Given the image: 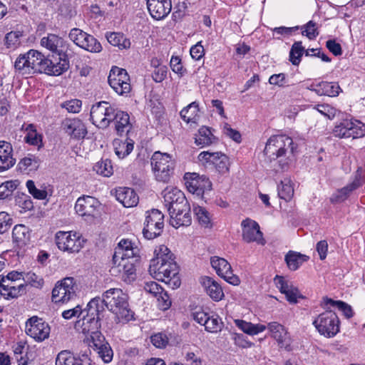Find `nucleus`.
<instances>
[{"instance_id": "nucleus-25", "label": "nucleus", "mask_w": 365, "mask_h": 365, "mask_svg": "<svg viewBox=\"0 0 365 365\" xmlns=\"http://www.w3.org/2000/svg\"><path fill=\"white\" fill-rule=\"evenodd\" d=\"M114 115L115 118L112 120V122L114 124L117 135L119 136L127 135L132 128L128 113L117 109Z\"/></svg>"}, {"instance_id": "nucleus-12", "label": "nucleus", "mask_w": 365, "mask_h": 365, "mask_svg": "<svg viewBox=\"0 0 365 365\" xmlns=\"http://www.w3.org/2000/svg\"><path fill=\"white\" fill-rule=\"evenodd\" d=\"M108 81L118 95H127L131 91L130 76L125 69L113 66L109 73Z\"/></svg>"}, {"instance_id": "nucleus-42", "label": "nucleus", "mask_w": 365, "mask_h": 365, "mask_svg": "<svg viewBox=\"0 0 365 365\" xmlns=\"http://www.w3.org/2000/svg\"><path fill=\"white\" fill-rule=\"evenodd\" d=\"M40 159L31 154L20 160L18 163V168L21 171H32L36 170L40 165Z\"/></svg>"}, {"instance_id": "nucleus-1", "label": "nucleus", "mask_w": 365, "mask_h": 365, "mask_svg": "<svg viewBox=\"0 0 365 365\" xmlns=\"http://www.w3.org/2000/svg\"><path fill=\"white\" fill-rule=\"evenodd\" d=\"M155 257L152 259L149 266L150 275L158 281L166 284L173 283V288L180 285L178 274V266L175 262L173 254L165 245H160L155 250Z\"/></svg>"}, {"instance_id": "nucleus-44", "label": "nucleus", "mask_w": 365, "mask_h": 365, "mask_svg": "<svg viewBox=\"0 0 365 365\" xmlns=\"http://www.w3.org/2000/svg\"><path fill=\"white\" fill-rule=\"evenodd\" d=\"M294 195V188L289 179H284L281 181L278 185V195L281 199L285 201H289Z\"/></svg>"}, {"instance_id": "nucleus-34", "label": "nucleus", "mask_w": 365, "mask_h": 365, "mask_svg": "<svg viewBox=\"0 0 365 365\" xmlns=\"http://www.w3.org/2000/svg\"><path fill=\"white\" fill-rule=\"evenodd\" d=\"M113 143L115 153L120 159H123L128 155L134 148V141L128 138L125 140L115 139Z\"/></svg>"}, {"instance_id": "nucleus-62", "label": "nucleus", "mask_w": 365, "mask_h": 365, "mask_svg": "<svg viewBox=\"0 0 365 365\" xmlns=\"http://www.w3.org/2000/svg\"><path fill=\"white\" fill-rule=\"evenodd\" d=\"M274 282L280 292L284 294L294 286L291 282L286 280L283 277L279 275L274 277Z\"/></svg>"}, {"instance_id": "nucleus-20", "label": "nucleus", "mask_w": 365, "mask_h": 365, "mask_svg": "<svg viewBox=\"0 0 365 365\" xmlns=\"http://www.w3.org/2000/svg\"><path fill=\"white\" fill-rule=\"evenodd\" d=\"M200 161L210 163L214 165L219 173H225L229 170V160L221 152L203 151L198 155Z\"/></svg>"}, {"instance_id": "nucleus-43", "label": "nucleus", "mask_w": 365, "mask_h": 365, "mask_svg": "<svg viewBox=\"0 0 365 365\" xmlns=\"http://www.w3.org/2000/svg\"><path fill=\"white\" fill-rule=\"evenodd\" d=\"M106 37L111 45L118 46L120 49L128 48L130 46V40L126 38L121 33H107Z\"/></svg>"}, {"instance_id": "nucleus-37", "label": "nucleus", "mask_w": 365, "mask_h": 365, "mask_svg": "<svg viewBox=\"0 0 365 365\" xmlns=\"http://www.w3.org/2000/svg\"><path fill=\"white\" fill-rule=\"evenodd\" d=\"M309 259V257L294 251H289L285 255L284 260L290 270L295 271Z\"/></svg>"}, {"instance_id": "nucleus-61", "label": "nucleus", "mask_w": 365, "mask_h": 365, "mask_svg": "<svg viewBox=\"0 0 365 365\" xmlns=\"http://www.w3.org/2000/svg\"><path fill=\"white\" fill-rule=\"evenodd\" d=\"M317 110L329 119H333L336 114V109L328 104H320L316 107Z\"/></svg>"}, {"instance_id": "nucleus-5", "label": "nucleus", "mask_w": 365, "mask_h": 365, "mask_svg": "<svg viewBox=\"0 0 365 365\" xmlns=\"http://www.w3.org/2000/svg\"><path fill=\"white\" fill-rule=\"evenodd\" d=\"M41 45L53 53V63L60 66L63 61L67 64L66 71L69 68V57L72 55V51L69 48V44L61 37L49 34L41 40Z\"/></svg>"}, {"instance_id": "nucleus-11", "label": "nucleus", "mask_w": 365, "mask_h": 365, "mask_svg": "<svg viewBox=\"0 0 365 365\" xmlns=\"http://www.w3.org/2000/svg\"><path fill=\"white\" fill-rule=\"evenodd\" d=\"M164 228V215L158 210L153 209L146 212L143 234L145 238L153 240L159 237Z\"/></svg>"}, {"instance_id": "nucleus-38", "label": "nucleus", "mask_w": 365, "mask_h": 365, "mask_svg": "<svg viewBox=\"0 0 365 365\" xmlns=\"http://www.w3.org/2000/svg\"><path fill=\"white\" fill-rule=\"evenodd\" d=\"M235 324L243 332L250 335H256L266 329V326L264 324H254L242 319H235Z\"/></svg>"}, {"instance_id": "nucleus-45", "label": "nucleus", "mask_w": 365, "mask_h": 365, "mask_svg": "<svg viewBox=\"0 0 365 365\" xmlns=\"http://www.w3.org/2000/svg\"><path fill=\"white\" fill-rule=\"evenodd\" d=\"M23 33L19 31H11L6 34L4 38V43L7 48L14 50L21 44L20 38L22 37Z\"/></svg>"}, {"instance_id": "nucleus-54", "label": "nucleus", "mask_w": 365, "mask_h": 365, "mask_svg": "<svg viewBox=\"0 0 365 365\" xmlns=\"http://www.w3.org/2000/svg\"><path fill=\"white\" fill-rule=\"evenodd\" d=\"M26 130L28 131L24 140L26 143L32 145H39L41 143V135H38L35 127L32 124L27 125Z\"/></svg>"}, {"instance_id": "nucleus-40", "label": "nucleus", "mask_w": 365, "mask_h": 365, "mask_svg": "<svg viewBox=\"0 0 365 365\" xmlns=\"http://www.w3.org/2000/svg\"><path fill=\"white\" fill-rule=\"evenodd\" d=\"M328 306L336 307L343 312L346 318L353 317V311L351 306L342 301H335L332 299L324 297L323 299V307L324 308H329Z\"/></svg>"}, {"instance_id": "nucleus-9", "label": "nucleus", "mask_w": 365, "mask_h": 365, "mask_svg": "<svg viewBox=\"0 0 365 365\" xmlns=\"http://www.w3.org/2000/svg\"><path fill=\"white\" fill-rule=\"evenodd\" d=\"M118 108L107 101H100L93 105L90 112V119L98 128H107L115 118Z\"/></svg>"}, {"instance_id": "nucleus-39", "label": "nucleus", "mask_w": 365, "mask_h": 365, "mask_svg": "<svg viewBox=\"0 0 365 365\" xmlns=\"http://www.w3.org/2000/svg\"><path fill=\"white\" fill-rule=\"evenodd\" d=\"M138 258V249L137 247L132 246V248L125 251H121L120 248H115L113 256V263L116 264L121 259H133L137 262Z\"/></svg>"}, {"instance_id": "nucleus-63", "label": "nucleus", "mask_w": 365, "mask_h": 365, "mask_svg": "<svg viewBox=\"0 0 365 365\" xmlns=\"http://www.w3.org/2000/svg\"><path fill=\"white\" fill-rule=\"evenodd\" d=\"M59 14L65 18L71 19L76 15V11L68 1L62 3L58 9Z\"/></svg>"}, {"instance_id": "nucleus-19", "label": "nucleus", "mask_w": 365, "mask_h": 365, "mask_svg": "<svg viewBox=\"0 0 365 365\" xmlns=\"http://www.w3.org/2000/svg\"><path fill=\"white\" fill-rule=\"evenodd\" d=\"M210 263L216 273L226 282L232 285L240 283L239 277L233 274L231 265L226 259L215 256L211 257Z\"/></svg>"}, {"instance_id": "nucleus-49", "label": "nucleus", "mask_w": 365, "mask_h": 365, "mask_svg": "<svg viewBox=\"0 0 365 365\" xmlns=\"http://www.w3.org/2000/svg\"><path fill=\"white\" fill-rule=\"evenodd\" d=\"M349 126H351V120H344L334 127L333 133L340 138H351Z\"/></svg>"}, {"instance_id": "nucleus-29", "label": "nucleus", "mask_w": 365, "mask_h": 365, "mask_svg": "<svg viewBox=\"0 0 365 365\" xmlns=\"http://www.w3.org/2000/svg\"><path fill=\"white\" fill-rule=\"evenodd\" d=\"M362 185V182L359 176L356 175L353 182L346 186L336 190L330 197L332 203H340L344 202L350 195L351 192Z\"/></svg>"}, {"instance_id": "nucleus-64", "label": "nucleus", "mask_w": 365, "mask_h": 365, "mask_svg": "<svg viewBox=\"0 0 365 365\" xmlns=\"http://www.w3.org/2000/svg\"><path fill=\"white\" fill-rule=\"evenodd\" d=\"M152 344L157 348H164L168 343V338L166 334L158 333L151 336Z\"/></svg>"}, {"instance_id": "nucleus-36", "label": "nucleus", "mask_w": 365, "mask_h": 365, "mask_svg": "<svg viewBox=\"0 0 365 365\" xmlns=\"http://www.w3.org/2000/svg\"><path fill=\"white\" fill-rule=\"evenodd\" d=\"M216 140L210 129L206 126L201 127L195 137V144L201 148L212 145Z\"/></svg>"}, {"instance_id": "nucleus-3", "label": "nucleus", "mask_w": 365, "mask_h": 365, "mask_svg": "<svg viewBox=\"0 0 365 365\" xmlns=\"http://www.w3.org/2000/svg\"><path fill=\"white\" fill-rule=\"evenodd\" d=\"M100 309L103 304L115 316L117 323H126L133 319L134 313L130 309L128 296L122 289L113 288L106 291L101 299Z\"/></svg>"}, {"instance_id": "nucleus-53", "label": "nucleus", "mask_w": 365, "mask_h": 365, "mask_svg": "<svg viewBox=\"0 0 365 365\" xmlns=\"http://www.w3.org/2000/svg\"><path fill=\"white\" fill-rule=\"evenodd\" d=\"M88 35V34L82 31L81 29L73 28L70 31L68 37L71 41H72L76 45L81 48L82 43H84Z\"/></svg>"}, {"instance_id": "nucleus-17", "label": "nucleus", "mask_w": 365, "mask_h": 365, "mask_svg": "<svg viewBox=\"0 0 365 365\" xmlns=\"http://www.w3.org/2000/svg\"><path fill=\"white\" fill-rule=\"evenodd\" d=\"M99 207L100 202L96 197L83 195L77 199L75 210L79 216L93 218L98 214Z\"/></svg>"}, {"instance_id": "nucleus-13", "label": "nucleus", "mask_w": 365, "mask_h": 365, "mask_svg": "<svg viewBox=\"0 0 365 365\" xmlns=\"http://www.w3.org/2000/svg\"><path fill=\"white\" fill-rule=\"evenodd\" d=\"M83 240L73 232L58 231L56 234V243L59 250L68 253L78 252L83 247Z\"/></svg>"}, {"instance_id": "nucleus-57", "label": "nucleus", "mask_w": 365, "mask_h": 365, "mask_svg": "<svg viewBox=\"0 0 365 365\" xmlns=\"http://www.w3.org/2000/svg\"><path fill=\"white\" fill-rule=\"evenodd\" d=\"M350 128L351 138H358L365 135V125L359 120H351Z\"/></svg>"}, {"instance_id": "nucleus-27", "label": "nucleus", "mask_w": 365, "mask_h": 365, "mask_svg": "<svg viewBox=\"0 0 365 365\" xmlns=\"http://www.w3.org/2000/svg\"><path fill=\"white\" fill-rule=\"evenodd\" d=\"M31 240V232L29 227L24 225H16L12 231V241L15 247L21 250L27 246Z\"/></svg>"}, {"instance_id": "nucleus-31", "label": "nucleus", "mask_w": 365, "mask_h": 365, "mask_svg": "<svg viewBox=\"0 0 365 365\" xmlns=\"http://www.w3.org/2000/svg\"><path fill=\"white\" fill-rule=\"evenodd\" d=\"M309 89L319 96H336L341 91L339 86L336 83L322 81L317 84H312Z\"/></svg>"}, {"instance_id": "nucleus-21", "label": "nucleus", "mask_w": 365, "mask_h": 365, "mask_svg": "<svg viewBox=\"0 0 365 365\" xmlns=\"http://www.w3.org/2000/svg\"><path fill=\"white\" fill-rule=\"evenodd\" d=\"M135 260L121 259L112 267L113 273L119 272L121 274V279L127 284L132 283L136 278V269Z\"/></svg>"}, {"instance_id": "nucleus-60", "label": "nucleus", "mask_w": 365, "mask_h": 365, "mask_svg": "<svg viewBox=\"0 0 365 365\" xmlns=\"http://www.w3.org/2000/svg\"><path fill=\"white\" fill-rule=\"evenodd\" d=\"M82 106L81 101L72 99L62 103V108H66L69 113H78L80 112Z\"/></svg>"}, {"instance_id": "nucleus-6", "label": "nucleus", "mask_w": 365, "mask_h": 365, "mask_svg": "<svg viewBox=\"0 0 365 365\" xmlns=\"http://www.w3.org/2000/svg\"><path fill=\"white\" fill-rule=\"evenodd\" d=\"M100 297L92 299L87 304V308L84 310L86 312L82 319L78 320L75 325L76 329L81 331L85 335H88L93 332L99 330L101 324L100 314L102 310L100 309Z\"/></svg>"}, {"instance_id": "nucleus-52", "label": "nucleus", "mask_w": 365, "mask_h": 365, "mask_svg": "<svg viewBox=\"0 0 365 365\" xmlns=\"http://www.w3.org/2000/svg\"><path fill=\"white\" fill-rule=\"evenodd\" d=\"M76 356L69 350L60 351L56 358V365H74Z\"/></svg>"}, {"instance_id": "nucleus-16", "label": "nucleus", "mask_w": 365, "mask_h": 365, "mask_svg": "<svg viewBox=\"0 0 365 365\" xmlns=\"http://www.w3.org/2000/svg\"><path fill=\"white\" fill-rule=\"evenodd\" d=\"M76 296L73 278H65L52 290V301L56 304L66 303Z\"/></svg>"}, {"instance_id": "nucleus-26", "label": "nucleus", "mask_w": 365, "mask_h": 365, "mask_svg": "<svg viewBox=\"0 0 365 365\" xmlns=\"http://www.w3.org/2000/svg\"><path fill=\"white\" fill-rule=\"evenodd\" d=\"M200 282L206 293L215 301L218 302L224 297L221 286L212 278L204 276L200 279Z\"/></svg>"}, {"instance_id": "nucleus-50", "label": "nucleus", "mask_w": 365, "mask_h": 365, "mask_svg": "<svg viewBox=\"0 0 365 365\" xmlns=\"http://www.w3.org/2000/svg\"><path fill=\"white\" fill-rule=\"evenodd\" d=\"M81 48L91 53H99L102 51V46L100 42L90 34L88 35Z\"/></svg>"}, {"instance_id": "nucleus-10", "label": "nucleus", "mask_w": 365, "mask_h": 365, "mask_svg": "<svg viewBox=\"0 0 365 365\" xmlns=\"http://www.w3.org/2000/svg\"><path fill=\"white\" fill-rule=\"evenodd\" d=\"M164 205L169 213L178 212L189 210V203L185 194L176 187H167L163 192Z\"/></svg>"}, {"instance_id": "nucleus-4", "label": "nucleus", "mask_w": 365, "mask_h": 365, "mask_svg": "<svg viewBox=\"0 0 365 365\" xmlns=\"http://www.w3.org/2000/svg\"><path fill=\"white\" fill-rule=\"evenodd\" d=\"M29 64L30 63V73H44L51 76H60L66 71L67 64L63 61L60 66L53 63V60L45 58L40 52L36 50H30L27 52Z\"/></svg>"}, {"instance_id": "nucleus-48", "label": "nucleus", "mask_w": 365, "mask_h": 365, "mask_svg": "<svg viewBox=\"0 0 365 365\" xmlns=\"http://www.w3.org/2000/svg\"><path fill=\"white\" fill-rule=\"evenodd\" d=\"M304 51V48L302 45L301 41L294 43L289 52V61L294 66L299 64L301 58Z\"/></svg>"}, {"instance_id": "nucleus-59", "label": "nucleus", "mask_w": 365, "mask_h": 365, "mask_svg": "<svg viewBox=\"0 0 365 365\" xmlns=\"http://www.w3.org/2000/svg\"><path fill=\"white\" fill-rule=\"evenodd\" d=\"M26 187L29 193L36 199L44 200L47 197V192L44 190L36 188L34 182L31 180L26 182Z\"/></svg>"}, {"instance_id": "nucleus-35", "label": "nucleus", "mask_w": 365, "mask_h": 365, "mask_svg": "<svg viewBox=\"0 0 365 365\" xmlns=\"http://www.w3.org/2000/svg\"><path fill=\"white\" fill-rule=\"evenodd\" d=\"M170 216V224L175 227L178 228L180 227H187L191 225L192 217L190 215V207L189 206V210L186 212L185 211L179 212L175 211L173 213H169Z\"/></svg>"}, {"instance_id": "nucleus-41", "label": "nucleus", "mask_w": 365, "mask_h": 365, "mask_svg": "<svg viewBox=\"0 0 365 365\" xmlns=\"http://www.w3.org/2000/svg\"><path fill=\"white\" fill-rule=\"evenodd\" d=\"M199 113V105L196 101L192 102L180 111V116L186 123H195Z\"/></svg>"}, {"instance_id": "nucleus-2", "label": "nucleus", "mask_w": 365, "mask_h": 365, "mask_svg": "<svg viewBox=\"0 0 365 365\" xmlns=\"http://www.w3.org/2000/svg\"><path fill=\"white\" fill-rule=\"evenodd\" d=\"M294 152L292 139L284 135L270 137L264 149V154L270 161L269 167L276 173L288 170L291 160L287 153L292 155Z\"/></svg>"}, {"instance_id": "nucleus-18", "label": "nucleus", "mask_w": 365, "mask_h": 365, "mask_svg": "<svg viewBox=\"0 0 365 365\" xmlns=\"http://www.w3.org/2000/svg\"><path fill=\"white\" fill-rule=\"evenodd\" d=\"M241 226L242 230V237L245 242L247 243L255 242L262 245L266 243L263 234L260 231L259 225L257 222L247 218L242 220Z\"/></svg>"}, {"instance_id": "nucleus-15", "label": "nucleus", "mask_w": 365, "mask_h": 365, "mask_svg": "<svg viewBox=\"0 0 365 365\" xmlns=\"http://www.w3.org/2000/svg\"><path fill=\"white\" fill-rule=\"evenodd\" d=\"M50 327L48 323L36 316L26 322V333L36 341H43L49 337Z\"/></svg>"}, {"instance_id": "nucleus-8", "label": "nucleus", "mask_w": 365, "mask_h": 365, "mask_svg": "<svg viewBox=\"0 0 365 365\" xmlns=\"http://www.w3.org/2000/svg\"><path fill=\"white\" fill-rule=\"evenodd\" d=\"M312 324L321 335L327 338L335 336L340 331L339 319L331 310L319 314Z\"/></svg>"}, {"instance_id": "nucleus-24", "label": "nucleus", "mask_w": 365, "mask_h": 365, "mask_svg": "<svg viewBox=\"0 0 365 365\" xmlns=\"http://www.w3.org/2000/svg\"><path fill=\"white\" fill-rule=\"evenodd\" d=\"M16 164L13 148L10 143L0 140V173L8 170Z\"/></svg>"}, {"instance_id": "nucleus-32", "label": "nucleus", "mask_w": 365, "mask_h": 365, "mask_svg": "<svg viewBox=\"0 0 365 365\" xmlns=\"http://www.w3.org/2000/svg\"><path fill=\"white\" fill-rule=\"evenodd\" d=\"M0 287L3 289V296L6 299L18 297L25 289L23 282L16 283L8 279L0 281Z\"/></svg>"}, {"instance_id": "nucleus-47", "label": "nucleus", "mask_w": 365, "mask_h": 365, "mask_svg": "<svg viewBox=\"0 0 365 365\" xmlns=\"http://www.w3.org/2000/svg\"><path fill=\"white\" fill-rule=\"evenodd\" d=\"M93 170L99 175L109 177L113 174V165L109 159L103 160L95 164Z\"/></svg>"}, {"instance_id": "nucleus-23", "label": "nucleus", "mask_w": 365, "mask_h": 365, "mask_svg": "<svg viewBox=\"0 0 365 365\" xmlns=\"http://www.w3.org/2000/svg\"><path fill=\"white\" fill-rule=\"evenodd\" d=\"M62 126L64 131L73 138H84L88 133L85 124L77 118H66L62 123Z\"/></svg>"}, {"instance_id": "nucleus-33", "label": "nucleus", "mask_w": 365, "mask_h": 365, "mask_svg": "<svg viewBox=\"0 0 365 365\" xmlns=\"http://www.w3.org/2000/svg\"><path fill=\"white\" fill-rule=\"evenodd\" d=\"M192 175L194 177L188 182V187L190 192L200 194L211 189L212 183L207 178L203 175L200 176L196 173H192Z\"/></svg>"}, {"instance_id": "nucleus-30", "label": "nucleus", "mask_w": 365, "mask_h": 365, "mask_svg": "<svg viewBox=\"0 0 365 365\" xmlns=\"http://www.w3.org/2000/svg\"><path fill=\"white\" fill-rule=\"evenodd\" d=\"M272 336L275 339L281 347L287 349L289 346V339L287 332L283 325L278 322H272L267 326Z\"/></svg>"}, {"instance_id": "nucleus-55", "label": "nucleus", "mask_w": 365, "mask_h": 365, "mask_svg": "<svg viewBox=\"0 0 365 365\" xmlns=\"http://www.w3.org/2000/svg\"><path fill=\"white\" fill-rule=\"evenodd\" d=\"M193 212L199 223L205 227H207L210 222L208 212L202 207L194 206Z\"/></svg>"}, {"instance_id": "nucleus-7", "label": "nucleus", "mask_w": 365, "mask_h": 365, "mask_svg": "<svg viewBox=\"0 0 365 365\" xmlns=\"http://www.w3.org/2000/svg\"><path fill=\"white\" fill-rule=\"evenodd\" d=\"M153 171L158 181L168 182L173 173L175 161L168 153L155 152L150 159Z\"/></svg>"}, {"instance_id": "nucleus-51", "label": "nucleus", "mask_w": 365, "mask_h": 365, "mask_svg": "<svg viewBox=\"0 0 365 365\" xmlns=\"http://www.w3.org/2000/svg\"><path fill=\"white\" fill-rule=\"evenodd\" d=\"M18 182L16 180L6 181L0 185V200L9 199L16 189Z\"/></svg>"}, {"instance_id": "nucleus-56", "label": "nucleus", "mask_w": 365, "mask_h": 365, "mask_svg": "<svg viewBox=\"0 0 365 365\" xmlns=\"http://www.w3.org/2000/svg\"><path fill=\"white\" fill-rule=\"evenodd\" d=\"M22 279L23 283H29L36 287H41L43 284V279L31 272H23Z\"/></svg>"}, {"instance_id": "nucleus-22", "label": "nucleus", "mask_w": 365, "mask_h": 365, "mask_svg": "<svg viewBox=\"0 0 365 365\" xmlns=\"http://www.w3.org/2000/svg\"><path fill=\"white\" fill-rule=\"evenodd\" d=\"M147 7L153 19L161 20L171 11L172 3L171 0H150L147 2Z\"/></svg>"}, {"instance_id": "nucleus-14", "label": "nucleus", "mask_w": 365, "mask_h": 365, "mask_svg": "<svg viewBox=\"0 0 365 365\" xmlns=\"http://www.w3.org/2000/svg\"><path fill=\"white\" fill-rule=\"evenodd\" d=\"M86 340L89 346L97 351L98 356L104 363H109L112 361L113 350L99 330L87 335Z\"/></svg>"}, {"instance_id": "nucleus-58", "label": "nucleus", "mask_w": 365, "mask_h": 365, "mask_svg": "<svg viewBox=\"0 0 365 365\" xmlns=\"http://www.w3.org/2000/svg\"><path fill=\"white\" fill-rule=\"evenodd\" d=\"M222 322L217 316H209L205 321V328L210 332H217L221 329Z\"/></svg>"}, {"instance_id": "nucleus-46", "label": "nucleus", "mask_w": 365, "mask_h": 365, "mask_svg": "<svg viewBox=\"0 0 365 365\" xmlns=\"http://www.w3.org/2000/svg\"><path fill=\"white\" fill-rule=\"evenodd\" d=\"M27 53L20 54L14 62V68L19 73L22 75H29L30 73V63L29 64Z\"/></svg>"}, {"instance_id": "nucleus-28", "label": "nucleus", "mask_w": 365, "mask_h": 365, "mask_svg": "<svg viewBox=\"0 0 365 365\" xmlns=\"http://www.w3.org/2000/svg\"><path fill=\"white\" fill-rule=\"evenodd\" d=\"M116 200L125 207H133L138 203V196L133 189L118 187L115 191Z\"/></svg>"}]
</instances>
